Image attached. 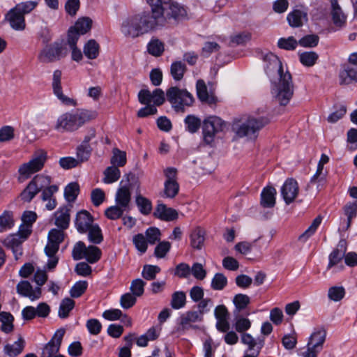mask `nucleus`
<instances>
[{"label":"nucleus","mask_w":357,"mask_h":357,"mask_svg":"<svg viewBox=\"0 0 357 357\" xmlns=\"http://www.w3.org/2000/svg\"><path fill=\"white\" fill-rule=\"evenodd\" d=\"M75 301L70 298H65L60 303L59 309V317L61 319H66L69 316L70 312L75 307Z\"/></svg>","instance_id":"obj_37"},{"label":"nucleus","mask_w":357,"mask_h":357,"mask_svg":"<svg viewBox=\"0 0 357 357\" xmlns=\"http://www.w3.org/2000/svg\"><path fill=\"white\" fill-rule=\"evenodd\" d=\"M93 220V217L89 212L82 210L77 213L75 222V227L79 233H86L95 225Z\"/></svg>","instance_id":"obj_19"},{"label":"nucleus","mask_w":357,"mask_h":357,"mask_svg":"<svg viewBox=\"0 0 357 357\" xmlns=\"http://www.w3.org/2000/svg\"><path fill=\"white\" fill-rule=\"evenodd\" d=\"M146 282L142 279H135L132 281L130 289L135 296H141L144 291Z\"/></svg>","instance_id":"obj_63"},{"label":"nucleus","mask_w":357,"mask_h":357,"mask_svg":"<svg viewBox=\"0 0 357 357\" xmlns=\"http://www.w3.org/2000/svg\"><path fill=\"white\" fill-rule=\"evenodd\" d=\"M160 272V268L155 265H144L142 272V277L146 280H153Z\"/></svg>","instance_id":"obj_53"},{"label":"nucleus","mask_w":357,"mask_h":357,"mask_svg":"<svg viewBox=\"0 0 357 357\" xmlns=\"http://www.w3.org/2000/svg\"><path fill=\"white\" fill-rule=\"evenodd\" d=\"M105 177L103 181L105 183H112L120 178L121 172L117 167H108L104 172Z\"/></svg>","instance_id":"obj_45"},{"label":"nucleus","mask_w":357,"mask_h":357,"mask_svg":"<svg viewBox=\"0 0 357 357\" xmlns=\"http://www.w3.org/2000/svg\"><path fill=\"white\" fill-rule=\"evenodd\" d=\"M331 15L333 23L337 28H342L347 22V15L342 10L337 0H331Z\"/></svg>","instance_id":"obj_23"},{"label":"nucleus","mask_w":357,"mask_h":357,"mask_svg":"<svg viewBox=\"0 0 357 357\" xmlns=\"http://www.w3.org/2000/svg\"><path fill=\"white\" fill-rule=\"evenodd\" d=\"M241 341L243 344H247L248 346V349L247 351H255L256 349H259L261 351V348L264 346V341L261 340H255L253 338L251 335L248 333H244L241 336Z\"/></svg>","instance_id":"obj_36"},{"label":"nucleus","mask_w":357,"mask_h":357,"mask_svg":"<svg viewBox=\"0 0 357 357\" xmlns=\"http://www.w3.org/2000/svg\"><path fill=\"white\" fill-rule=\"evenodd\" d=\"M344 212L347 217V222L345 227V229L347 230L351 226L352 219L356 218L357 215V201L347 203L344 207Z\"/></svg>","instance_id":"obj_41"},{"label":"nucleus","mask_w":357,"mask_h":357,"mask_svg":"<svg viewBox=\"0 0 357 357\" xmlns=\"http://www.w3.org/2000/svg\"><path fill=\"white\" fill-rule=\"evenodd\" d=\"M87 247L82 241L76 243L72 250V257L74 260H80L84 259Z\"/></svg>","instance_id":"obj_62"},{"label":"nucleus","mask_w":357,"mask_h":357,"mask_svg":"<svg viewBox=\"0 0 357 357\" xmlns=\"http://www.w3.org/2000/svg\"><path fill=\"white\" fill-rule=\"evenodd\" d=\"M338 79L340 85L357 83V67L344 65L339 72Z\"/></svg>","instance_id":"obj_22"},{"label":"nucleus","mask_w":357,"mask_h":357,"mask_svg":"<svg viewBox=\"0 0 357 357\" xmlns=\"http://www.w3.org/2000/svg\"><path fill=\"white\" fill-rule=\"evenodd\" d=\"M298 44V42L293 36L287 38H281L278 42V47L286 50H294Z\"/></svg>","instance_id":"obj_60"},{"label":"nucleus","mask_w":357,"mask_h":357,"mask_svg":"<svg viewBox=\"0 0 357 357\" xmlns=\"http://www.w3.org/2000/svg\"><path fill=\"white\" fill-rule=\"evenodd\" d=\"M197 94L199 100L207 103L209 105H214L217 102V98L213 94H209L207 86L203 79H199L196 84Z\"/></svg>","instance_id":"obj_24"},{"label":"nucleus","mask_w":357,"mask_h":357,"mask_svg":"<svg viewBox=\"0 0 357 357\" xmlns=\"http://www.w3.org/2000/svg\"><path fill=\"white\" fill-rule=\"evenodd\" d=\"M166 93L161 89H155L151 92L148 89H142L138 93V99L141 104L148 105L153 102L155 107L162 105L165 101Z\"/></svg>","instance_id":"obj_13"},{"label":"nucleus","mask_w":357,"mask_h":357,"mask_svg":"<svg viewBox=\"0 0 357 357\" xmlns=\"http://www.w3.org/2000/svg\"><path fill=\"white\" fill-rule=\"evenodd\" d=\"M268 123V120L265 117H259L258 119L250 117L245 122L239 126L236 130V134L240 137H255V133Z\"/></svg>","instance_id":"obj_10"},{"label":"nucleus","mask_w":357,"mask_h":357,"mask_svg":"<svg viewBox=\"0 0 357 357\" xmlns=\"http://www.w3.org/2000/svg\"><path fill=\"white\" fill-rule=\"evenodd\" d=\"M326 332L324 328L316 329L310 337L307 344L321 350L323 344L325 342Z\"/></svg>","instance_id":"obj_30"},{"label":"nucleus","mask_w":357,"mask_h":357,"mask_svg":"<svg viewBox=\"0 0 357 357\" xmlns=\"http://www.w3.org/2000/svg\"><path fill=\"white\" fill-rule=\"evenodd\" d=\"M164 20L157 10L144 11L124 20L121 31L126 37L135 38L160 28Z\"/></svg>","instance_id":"obj_2"},{"label":"nucleus","mask_w":357,"mask_h":357,"mask_svg":"<svg viewBox=\"0 0 357 357\" xmlns=\"http://www.w3.org/2000/svg\"><path fill=\"white\" fill-rule=\"evenodd\" d=\"M136 204L142 214L148 215L151 213L152 205L151 201L142 195H138L136 197Z\"/></svg>","instance_id":"obj_56"},{"label":"nucleus","mask_w":357,"mask_h":357,"mask_svg":"<svg viewBox=\"0 0 357 357\" xmlns=\"http://www.w3.org/2000/svg\"><path fill=\"white\" fill-rule=\"evenodd\" d=\"M227 284V279L222 273H216L211 281V288L214 290H222Z\"/></svg>","instance_id":"obj_59"},{"label":"nucleus","mask_w":357,"mask_h":357,"mask_svg":"<svg viewBox=\"0 0 357 357\" xmlns=\"http://www.w3.org/2000/svg\"><path fill=\"white\" fill-rule=\"evenodd\" d=\"M97 116L98 113L95 110L82 108L71 110L58 117L54 129L61 132H73Z\"/></svg>","instance_id":"obj_3"},{"label":"nucleus","mask_w":357,"mask_h":357,"mask_svg":"<svg viewBox=\"0 0 357 357\" xmlns=\"http://www.w3.org/2000/svg\"><path fill=\"white\" fill-rule=\"evenodd\" d=\"M298 193V185L294 178L286 180L281 188V195L287 204L294 202Z\"/></svg>","instance_id":"obj_18"},{"label":"nucleus","mask_w":357,"mask_h":357,"mask_svg":"<svg viewBox=\"0 0 357 357\" xmlns=\"http://www.w3.org/2000/svg\"><path fill=\"white\" fill-rule=\"evenodd\" d=\"M276 190L272 186L264 188L261 193V205L264 208H273L275 204Z\"/></svg>","instance_id":"obj_28"},{"label":"nucleus","mask_w":357,"mask_h":357,"mask_svg":"<svg viewBox=\"0 0 357 357\" xmlns=\"http://www.w3.org/2000/svg\"><path fill=\"white\" fill-rule=\"evenodd\" d=\"M344 252L338 249H335L329 255V262L327 266V270L339 264L344 258Z\"/></svg>","instance_id":"obj_61"},{"label":"nucleus","mask_w":357,"mask_h":357,"mask_svg":"<svg viewBox=\"0 0 357 357\" xmlns=\"http://www.w3.org/2000/svg\"><path fill=\"white\" fill-rule=\"evenodd\" d=\"M65 233L63 230L59 229H52L48 234V242L45 248V252L49 257L47 263V267L49 270L54 269L59 261V258L56 256L59 245L63 241Z\"/></svg>","instance_id":"obj_7"},{"label":"nucleus","mask_w":357,"mask_h":357,"mask_svg":"<svg viewBox=\"0 0 357 357\" xmlns=\"http://www.w3.org/2000/svg\"><path fill=\"white\" fill-rule=\"evenodd\" d=\"M87 287L88 282L86 281L77 282L70 290V296L73 298L80 297L86 291Z\"/></svg>","instance_id":"obj_57"},{"label":"nucleus","mask_w":357,"mask_h":357,"mask_svg":"<svg viewBox=\"0 0 357 357\" xmlns=\"http://www.w3.org/2000/svg\"><path fill=\"white\" fill-rule=\"evenodd\" d=\"M88 239L94 244H100L103 241L102 231L98 225L95 224L88 231Z\"/></svg>","instance_id":"obj_43"},{"label":"nucleus","mask_w":357,"mask_h":357,"mask_svg":"<svg viewBox=\"0 0 357 357\" xmlns=\"http://www.w3.org/2000/svg\"><path fill=\"white\" fill-rule=\"evenodd\" d=\"M154 215L162 220L172 221L176 220L178 215L175 209L167 208L163 204H158L154 212Z\"/></svg>","instance_id":"obj_26"},{"label":"nucleus","mask_w":357,"mask_h":357,"mask_svg":"<svg viewBox=\"0 0 357 357\" xmlns=\"http://www.w3.org/2000/svg\"><path fill=\"white\" fill-rule=\"evenodd\" d=\"M91 25L92 20L89 17H85L79 18L75 26L71 28L79 34L83 35L91 29Z\"/></svg>","instance_id":"obj_38"},{"label":"nucleus","mask_w":357,"mask_h":357,"mask_svg":"<svg viewBox=\"0 0 357 357\" xmlns=\"http://www.w3.org/2000/svg\"><path fill=\"white\" fill-rule=\"evenodd\" d=\"M24 345V340L22 337H20L18 340L15 342L13 344H8L5 345L3 350L5 354L8 356L16 357L22 352Z\"/></svg>","instance_id":"obj_32"},{"label":"nucleus","mask_w":357,"mask_h":357,"mask_svg":"<svg viewBox=\"0 0 357 357\" xmlns=\"http://www.w3.org/2000/svg\"><path fill=\"white\" fill-rule=\"evenodd\" d=\"M166 98L172 107L177 112H184L195 102L193 95L185 89L171 86L166 91Z\"/></svg>","instance_id":"obj_6"},{"label":"nucleus","mask_w":357,"mask_h":357,"mask_svg":"<svg viewBox=\"0 0 357 357\" xmlns=\"http://www.w3.org/2000/svg\"><path fill=\"white\" fill-rule=\"evenodd\" d=\"M66 331L61 328L58 329L50 340L42 349L40 357H54L58 354L62 340L65 335Z\"/></svg>","instance_id":"obj_14"},{"label":"nucleus","mask_w":357,"mask_h":357,"mask_svg":"<svg viewBox=\"0 0 357 357\" xmlns=\"http://www.w3.org/2000/svg\"><path fill=\"white\" fill-rule=\"evenodd\" d=\"M203 316L198 311H189L181 317L180 324L183 330L188 329L192 323L202 321Z\"/></svg>","instance_id":"obj_29"},{"label":"nucleus","mask_w":357,"mask_h":357,"mask_svg":"<svg viewBox=\"0 0 357 357\" xmlns=\"http://www.w3.org/2000/svg\"><path fill=\"white\" fill-rule=\"evenodd\" d=\"M151 8V11L157 10L164 17V23L160 25L162 27L165 25L168 19L178 20L184 17L187 13L185 9L173 0H146Z\"/></svg>","instance_id":"obj_5"},{"label":"nucleus","mask_w":357,"mask_h":357,"mask_svg":"<svg viewBox=\"0 0 357 357\" xmlns=\"http://www.w3.org/2000/svg\"><path fill=\"white\" fill-rule=\"evenodd\" d=\"M186 130L190 133L198 131L201 126V120L195 115H188L184 120Z\"/></svg>","instance_id":"obj_48"},{"label":"nucleus","mask_w":357,"mask_h":357,"mask_svg":"<svg viewBox=\"0 0 357 357\" xmlns=\"http://www.w3.org/2000/svg\"><path fill=\"white\" fill-rule=\"evenodd\" d=\"M51 177L44 174H38L29 182L26 188L22 192L21 198L23 201L30 202L32 199L42 190L49 187Z\"/></svg>","instance_id":"obj_8"},{"label":"nucleus","mask_w":357,"mask_h":357,"mask_svg":"<svg viewBox=\"0 0 357 357\" xmlns=\"http://www.w3.org/2000/svg\"><path fill=\"white\" fill-rule=\"evenodd\" d=\"M166 180L164 183L162 197L174 198L179 192V184L177 181V169L174 167H167L163 171Z\"/></svg>","instance_id":"obj_12"},{"label":"nucleus","mask_w":357,"mask_h":357,"mask_svg":"<svg viewBox=\"0 0 357 357\" xmlns=\"http://www.w3.org/2000/svg\"><path fill=\"white\" fill-rule=\"evenodd\" d=\"M79 186L77 183H69L64 190V196L68 202H74L79 193Z\"/></svg>","instance_id":"obj_50"},{"label":"nucleus","mask_w":357,"mask_h":357,"mask_svg":"<svg viewBox=\"0 0 357 357\" xmlns=\"http://www.w3.org/2000/svg\"><path fill=\"white\" fill-rule=\"evenodd\" d=\"M131 195L128 186L119 188L116 193V204L128 212L130 210Z\"/></svg>","instance_id":"obj_25"},{"label":"nucleus","mask_w":357,"mask_h":357,"mask_svg":"<svg viewBox=\"0 0 357 357\" xmlns=\"http://www.w3.org/2000/svg\"><path fill=\"white\" fill-rule=\"evenodd\" d=\"M322 218L321 216H317L312 222L311 225L299 236V241L305 242L310 236H312L316 231L318 227L321 222Z\"/></svg>","instance_id":"obj_47"},{"label":"nucleus","mask_w":357,"mask_h":357,"mask_svg":"<svg viewBox=\"0 0 357 357\" xmlns=\"http://www.w3.org/2000/svg\"><path fill=\"white\" fill-rule=\"evenodd\" d=\"M204 231L200 228H195L190 234V244L195 249H201L204 242Z\"/></svg>","instance_id":"obj_34"},{"label":"nucleus","mask_w":357,"mask_h":357,"mask_svg":"<svg viewBox=\"0 0 357 357\" xmlns=\"http://www.w3.org/2000/svg\"><path fill=\"white\" fill-rule=\"evenodd\" d=\"M319 58L318 54L314 52H305L299 54L301 63L307 67L313 66Z\"/></svg>","instance_id":"obj_44"},{"label":"nucleus","mask_w":357,"mask_h":357,"mask_svg":"<svg viewBox=\"0 0 357 357\" xmlns=\"http://www.w3.org/2000/svg\"><path fill=\"white\" fill-rule=\"evenodd\" d=\"M233 303L236 310L240 312L244 310L250 303V298L246 294H238L233 298Z\"/></svg>","instance_id":"obj_54"},{"label":"nucleus","mask_w":357,"mask_h":357,"mask_svg":"<svg viewBox=\"0 0 357 357\" xmlns=\"http://www.w3.org/2000/svg\"><path fill=\"white\" fill-rule=\"evenodd\" d=\"M61 76L62 73L59 70H56L53 73L52 76V90L53 93L56 96V98L61 101V102L66 106H73L75 107L77 105V101L65 96L63 93L62 86H61Z\"/></svg>","instance_id":"obj_15"},{"label":"nucleus","mask_w":357,"mask_h":357,"mask_svg":"<svg viewBox=\"0 0 357 357\" xmlns=\"http://www.w3.org/2000/svg\"><path fill=\"white\" fill-rule=\"evenodd\" d=\"M287 19L291 27H300L307 20V14L300 10H294L287 15Z\"/></svg>","instance_id":"obj_31"},{"label":"nucleus","mask_w":357,"mask_h":357,"mask_svg":"<svg viewBox=\"0 0 357 357\" xmlns=\"http://www.w3.org/2000/svg\"><path fill=\"white\" fill-rule=\"evenodd\" d=\"M185 70L186 66L181 61H175L171 65L170 73L176 81H180L183 79Z\"/></svg>","instance_id":"obj_40"},{"label":"nucleus","mask_w":357,"mask_h":357,"mask_svg":"<svg viewBox=\"0 0 357 357\" xmlns=\"http://www.w3.org/2000/svg\"><path fill=\"white\" fill-rule=\"evenodd\" d=\"M16 291L22 296L27 297L31 301L39 299L42 295V289L39 287L33 288L27 280L20 281L16 286Z\"/></svg>","instance_id":"obj_17"},{"label":"nucleus","mask_w":357,"mask_h":357,"mask_svg":"<svg viewBox=\"0 0 357 357\" xmlns=\"http://www.w3.org/2000/svg\"><path fill=\"white\" fill-rule=\"evenodd\" d=\"M38 4L36 1H26L17 3L6 13L5 19L13 29L23 31L26 28L24 15L33 10Z\"/></svg>","instance_id":"obj_4"},{"label":"nucleus","mask_w":357,"mask_h":357,"mask_svg":"<svg viewBox=\"0 0 357 357\" xmlns=\"http://www.w3.org/2000/svg\"><path fill=\"white\" fill-rule=\"evenodd\" d=\"M67 48L61 43L55 42L47 45L40 53L39 59L43 63L54 62L66 56Z\"/></svg>","instance_id":"obj_11"},{"label":"nucleus","mask_w":357,"mask_h":357,"mask_svg":"<svg viewBox=\"0 0 357 357\" xmlns=\"http://www.w3.org/2000/svg\"><path fill=\"white\" fill-rule=\"evenodd\" d=\"M14 225L13 214L10 211H4L0 215V231L10 229Z\"/></svg>","instance_id":"obj_46"},{"label":"nucleus","mask_w":357,"mask_h":357,"mask_svg":"<svg viewBox=\"0 0 357 357\" xmlns=\"http://www.w3.org/2000/svg\"><path fill=\"white\" fill-rule=\"evenodd\" d=\"M214 315L217 319V329L221 332H227L229 329V313L227 307L224 305H218L215 308Z\"/></svg>","instance_id":"obj_21"},{"label":"nucleus","mask_w":357,"mask_h":357,"mask_svg":"<svg viewBox=\"0 0 357 357\" xmlns=\"http://www.w3.org/2000/svg\"><path fill=\"white\" fill-rule=\"evenodd\" d=\"M30 234L31 229L20 227L18 232L7 236L3 241V243L6 247L10 249L20 246L22 243L27 238Z\"/></svg>","instance_id":"obj_20"},{"label":"nucleus","mask_w":357,"mask_h":357,"mask_svg":"<svg viewBox=\"0 0 357 357\" xmlns=\"http://www.w3.org/2000/svg\"><path fill=\"white\" fill-rule=\"evenodd\" d=\"M136 301V296L130 293H126L121 296L120 304L123 309H129L135 304Z\"/></svg>","instance_id":"obj_64"},{"label":"nucleus","mask_w":357,"mask_h":357,"mask_svg":"<svg viewBox=\"0 0 357 357\" xmlns=\"http://www.w3.org/2000/svg\"><path fill=\"white\" fill-rule=\"evenodd\" d=\"M164 50V43L158 39H152L147 45L148 52L154 56L162 55Z\"/></svg>","instance_id":"obj_42"},{"label":"nucleus","mask_w":357,"mask_h":357,"mask_svg":"<svg viewBox=\"0 0 357 357\" xmlns=\"http://www.w3.org/2000/svg\"><path fill=\"white\" fill-rule=\"evenodd\" d=\"M126 210L122 208L120 206L116 205L109 206L105 211V215L109 220H115L122 217Z\"/></svg>","instance_id":"obj_51"},{"label":"nucleus","mask_w":357,"mask_h":357,"mask_svg":"<svg viewBox=\"0 0 357 357\" xmlns=\"http://www.w3.org/2000/svg\"><path fill=\"white\" fill-rule=\"evenodd\" d=\"M92 148L91 146H86L81 144L77 148V160H79V163L81 164L85 161H87L91 154Z\"/></svg>","instance_id":"obj_52"},{"label":"nucleus","mask_w":357,"mask_h":357,"mask_svg":"<svg viewBox=\"0 0 357 357\" xmlns=\"http://www.w3.org/2000/svg\"><path fill=\"white\" fill-rule=\"evenodd\" d=\"M0 321L1 322V331L5 333H9L13 331L14 317L10 312H0Z\"/></svg>","instance_id":"obj_33"},{"label":"nucleus","mask_w":357,"mask_h":357,"mask_svg":"<svg viewBox=\"0 0 357 357\" xmlns=\"http://www.w3.org/2000/svg\"><path fill=\"white\" fill-rule=\"evenodd\" d=\"M186 296L183 291H176L172 296L171 306L172 308L178 310L182 308L185 305Z\"/></svg>","instance_id":"obj_49"},{"label":"nucleus","mask_w":357,"mask_h":357,"mask_svg":"<svg viewBox=\"0 0 357 357\" xmlns=\"http://www.w3.org/2000/svg\"><path fill=\"white\" fill-rule=\"evenodd\" d=\"M100 46L93 39L89 40L84 46V54L89 59H95L99 55Z\"/></svg>","instance_id":"obj_35"},{"label":"nucleus","mask_w":357,"mask_h":357,"mask_svg":"<svg viewBox=\"0 0 357 357\" xmlns=\"http://www.w3.org/2000/svg\"><path fill=\"white\" fill-rule=\"evenodd\" d=\"M225 122L216 116H209L204 121L202 132L206 144H211L217 133L223 130Z\"/></svg>","instance_id":"obj_9"},{"label":"nucleus","mask_w":357,"mask_h":357,"mask_svg":"<svg viewBox=\"0 0 357 357\" xmlns=\"http://www.w3.org/2000/svg\"><path fill=\"white\" fill-rule=\"evenodd\" d=\"M111 163L114 166L123 167L126 163V153L118 149H113V155L111 158Z\"/></svg>","instance_id":"obj_55"},{"label":"nucleus","mask_w":357,"mask_h":357,"mask_svg":"<svg viewBox=\"0 0 357 357\" xmlns=\"http://www.w3.org/2000/svg\"><path fill=\"white\" fill-rule=\"evenodd\" d=\"M319 38L317 35L310 34L307 35L301 38L298 43L304 47H314L318 45Z\"/></svg>","instance_id":"obj_58"},{"label":"nucleus","mask_w":357,"mask_h":357,"mask_svg":"<svg viewBox=\"0 0 357 357\" xmlns=\"http://www.w3.org/2000/svg\"><path fill=\"white\" fill-rule=\"evenodd\" d=\"M55 225L61 229L65 230L68 228L70 224V209L66 207H61L54 213Z\"/></svg>","instance_id":"obj_27"},{"label":"nucleus","mask_w":357,"mask_h":357,"mask_svg":"<svg viewBox=\"0 0 357 357\" xmlns=\"http://www.w3.org/2000/svg\"><path fill=\"white\" fill-rule=\"evenodd\" d=\"M102 252L100 249L95 245H89L86 248L84 259L90 263L95 264L98 261L101 257Z\"/></svg>","instance_id":"obj_39"},{"label":"nucleus","mask_w":357,"mask_h":357,"mask_svg":"<svg viewBox=\"0 0 357 357\" xmlns=\"http://www.w3.org/2000/svg\"><path fill=\"white\" fill-rule=\"evenodd\" d=\"M265 71L271 77L275 73L279 76L278 82L272 83L271 93L275 100L280 105H287L294 94V84L291 74L284 72L279 58L273 53H268L264 57Z\"/></svg>","instance_id":"obj_1"},{"label":"nucleus","mask_w":357,"mask_h":357,"mask_svg":"<svg viewBox=\"0 0 357 357\" xmlns=\"http://www.w3.org/2000/svg\"><path fill=\"white\" fill-rule=\"evenodd\" d=\"M47 159V154L44 151L39 152L29 162L23 164L19 169L22 175L29 176L43 169Z\"/></svg>","instance_id":"obj_16"}]
</instances>
